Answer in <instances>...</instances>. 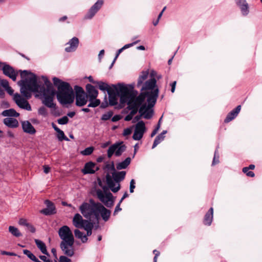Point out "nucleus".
I'll list each match as a JSON object with an SVG mask.
<instances>
[{"label": "nucleus", "instance_id": "69168bd1", "mask_svg": "<svg viewBox=\"0 0 262 262\" xmlns=\"http://www.w3.org/2000/svg\"><path fill=\"white\" fill-rule=\"evenodd\" d=\"M7 135L8 137H11V138H13L14 136V134L11 131H10V130H8L7 132Z\"/></svg>", "mask_w": 262, "mask_h": 262}, {"label": "nucleus", "instance_id": "b1692460", "mask_svg": "<svg viewBox=\"0 0 262 262\" xmlns=\"http://www.w3.org/2000/svg\"><path fill=\"white\" fill-rule=\"evenodd\" d=\"M241 108V105H238L234 110L230 112L225 119V122L228 123L233 120L239 113Z\"/></svg>", "mask_w": 262, "mask_h": 262}, {"label": "nucleus", "instance_id": "f257e3e1", "mask_svg": "<svg viewBox=\"0 0 262 262\" xmlns=\"http://www.w3.org/2000/svg\"><path fill=\"white\" fill-rule=\"evenodd\" d=\"M118 94L120 98L121 103L127 104V106L124 110V112L128 114L124 120L126 121L131 120L133 116L139 111V115L136 116L133 119V123L138 121L141 117L146 119H150L153 115V110L151 107L155 105H151L147 100V97L144 98L141 103L136 102L138 92L134 90L131 85L127 86L120 84L118 90Z\"/></svg>", "mask_w": 262, "mask_h": 262}, {"label": "nucleus", "instance_id": "a878e982", "mask_svg": "<svg viewBox=\"0 0 262 262\" xmlns=\"http://www.w3.org/2000/svg\"><path fill=\"white\" fill-rule=\"evenodd\" d=\"M1 115L4 117H17L19 114L13 108L6 110L2 112Z\"/></svg>", "mask_w": 262, "mask_h": 262}, {"label": "nucleus", "instance_id": "4d7b16f0", "mask_svg": "<svg viewBox=\"0 0 262 262\" xmlns=\"http://www.w3.org/2000/svg\"><path fill=\"white\" fill-rule=\"evenodd\" d=\"M43 172L46 174L48 173L50 171V167L48 165H43Z\"/></svg>", "mask_w": 262, "mask_h": 262}, {"label": "nucleus", "instance_id": "a211bd4d", "mask_svg": "<svg viewBox=\"0 0 262 262\" xmlns=\"http://www.w3.org/2000/svg\"><path fill=\"white\" fill-rule=\"evenodd\" d=\"M89 222L88 220H83L82 216L79 213H76L73 219V224L77 228H83L85 225Z\"/></svg>", "mask_w": 262, "mask_h": 262}, {"label": "nucleus", "instance_id": "4be33fe9", "mask_svg": "<svg viewBox=\"0 0 262 262\" xmlns=\"http://www.w3.org/2000/svg\"><path fill=\"white\" fill-rule=\"evenodd\" d=\"M22 127L24 132L29 134H34L35 133L36 130L33 125L28 121H25L22 122Z\"/></svg>", "mask_w": 262, "mask_h": 262}, {"label": "nucleus", "instance_id": "c756f323", "mask_svg": "<svg viewBox=\"0 0 262 262\" xmlns=\"http://www.w3.org/2000/svg\"><path fill=\"white\" fill-rule=\"evenodd\" d=\"M148 74L149 72L148 71H144L141 72L138 80L137 85L138 86L142 84L143 81L147 78Z\"/></svg>", "mask_w": 262, "mask_h": 262}, {"label": "nucleus", "instance_id": "603ef678", "mask_svg": "<svg viewBox=\"0 0 262 262\" xmlns=\"http://www.w3.org/2000/svg\"><path fill=\"white\" fill-rule=\"evenodd\" d=\"M26 227L27 228V230H29V231H30L31 232H32V233L35 232V228L32 225L30 224L29 223L26 226Z\"/></svg>", "mask_w": 262, "mask_h": 262}, {"label": "nucleus", "instance_id": "09e8293b", "mask_svg": "<svg viewBox=\"0 0 262 262\" xmlns=\"http://www.w3.org/2000/svg\"><path fill=\"white\" fill-rule=\"evenodd\" d=\"M124 50V49L123 48V47L121 49H120L119 50H118L117 53H116V56L111 66V68L113 66V64L115 63L116 59L118 58V56L119 55V54Z\"/></svg>", "mask_w": 262, "mask_h": 262}, {"label": "nucleus", "instance_id": "0e129e2a", "mask_svg": "<svg viewBox=\"0 0 262 262\" xmlns=\"http://www.w3.org/2000/svg\"><path fill=\"white\" fill-rule=\"evenodd\" d=\"M110 144H111V142L110 141H108V142H106L105 143L102 144L101 146V147L104 148H106V147H107L108 145H110Z\"/></svg>", "mask_w": 262, "mask_h": 262}, {"label": "nucleus", "instance_id": "ddd939ff", "mask_svg": "<svg viewBox=\"0 0 262 262\" xmlns=\"http://www.w3.org/2000/svg\"><path fill=\"white\" fill-rule=\"evenodd\" d=\"M59 236L61 242L74 241V237L70 228L66 225L60 228L58 231Z\"/></svg>", "mask_w": 262, "mask_h": 262}, {"label": "nucleus", "instance_id": "a18cd8bd", "mask_svg": "<svg viewBox=\"0 0 262 262\" xmlns=\"http://www.w3.org/2000/svg\"><path fill=\"white\" fill-rule=\"evenodd\" d=\"M132 133V127L126 128L124 129L123 133V135L124 136H127L130 135Z\"/></svg>", "mask_w": 262, "mask_h": 262}, {"label": "nucleus", "instance_id": "f8f14e48", "mask_svg": "<svg viewBox=\"0 0 262 262\" xmlns=\"http://www.w3.org/2000/svg\"><path fill=\"white\" fill-rule=\"evenodd\" d=\"M0 70H2L3 73L15 81L16 80V77L18 75V71H15L14 69L10 65L5 62H0ZM20 70L19 72H20Z\"/></svg>", "mask_w": 262, "mask_h": 262}, {"label": "nucleus", "instance_id": "052dcab7", "mask_svg": "<svg viewBox=\"0 0 262 262\" xmlns=\"http://www.w3.org/2000/svg\"><path fill=\"white\" fill-rule=\"evenodd\" d=\"M176 83H177V82L175 81L173 82L172 83V84H171V91L172 93H174V92L175 91Z\"/></svg>", "mask_w": 262, "mask_h": 262}, {"label": "nucleus", "instance_id": "2f4dec72", "mask_svg": "<svg viewBox=\"0 0 262 262\" xmlns=\"http://www.w3.org/2000/svg\"><path fill=\"white\" fill-rule=\"evenodd\" d=\"M104 169L107 172V174H112L113 172L116 170L114 162H112L111 163H106Z\"/></svg>", "mask_w": 262, "mask_h": 262}, {"label": "nucleus", "instance_id": "e433bc0d", "mask_svg": "<svg viewBox=\"0 0 262 262\" xmlns=\"http://www.w3.org/2000/svg\"><path fill=\"white\" fill-rule=\"evenodd\" d=\"M165 137H163L162 135H159L155 139L152 148H155L160 142H161L164 139Z\"/></svg>", "mask_w": 262, "mask_h": 262}, {"label": "nucleus", "instance_id": "5701e85b", "mask_svg": "<svg viewBox=\"0 0 262 262\" xmlns=\"http://www.w3.org/2000/svg\"><path fill=\"white\" fill-rule=\"evenodd\" d=\"M4 124L7 126L11 128H16L18 126V121L13 118L7 117L3 120Z\"/></svg>", "mask_w": 262, "mask_h": 262}, {"label": "nucleus", "instance_id": "338daca9", "mask_svg": "<svg viewBox=\"0 0 262 262\" xmlns=\"http://www.w3.org/2000/svg\"><path fill=\"white\" fill-rule=\"evenodd\" d=\"M88 79H89V81H90L91 82L93 83L96 84V83H97V81H94V80H93V77H92V76H89V77H88Z\"/></svg>", "mask_w": 262, "mask_h": 262}, {"label": "nucleus", "instance_id": "680f3d73", "mask_svg": "<svg viewBox=\"0 0 262 262\" xmlns=\"http://www.w3.org/2000/svg\"><path fill=\"white\" fill-rule=\"evenodd\" d=\"M104 54V50H101L99 52V53L98 54V58H99L100 60H101L102 57L103 56Z\"/></svg>", "mask_w": 262, "mask_h": 262}, {"label": "nucleus", "instance_id": "de8ad7c7", "mask_svg": "<svg viewBox=\"0 0 262 262\" xmlns=\"http://www.w3.org/2000/svg\"><path fill=\"white\" fill-rule=\"evenodd\" d=\"M135 182L134 179H132L130 182L129 191L130 193L134 192V189L135 188Z\"/></svg>", "mask_w": 262, "mask_h": 262}, {"label": "nucleus", "instance_id": "6e6d98bb", "mask_svg": "<svg viewBox=\"0 0 262 262\" xmlns=\"http://www.w3.org/2000/svg\"><path fill=\"white\" fill-rule=\"evenodd\" d=\"M153 253L155 254V256L154 258V262H157V258L160 254V252L158 251L155 250H154Z\"/></svg>", "mask_w": 262, "mask_h": 262}, {"label": "nucleus", "instance_id": "f03ea898", "mask_svg": "<svg viewBox=\"0 0 262 262\" xmlns=\"http://www.w3.org/2000/svg\"><path fill=\"white\" fill-rule=\"evenodd\" d=\"M20 71L22 79L18 81L17 84L20 86V93L23 96L16 93L14 94L13 99L20 108L30 111L31 107L27 99L31 98V92L39 91V84L34 74L27 70Z\"/></svg>", "mask_w": 262, "mask_h": 262}, {"label": "nucleus", "instance_id": "5fc2aeb1", "mask_svg": "<svg viewBox=\"0 0 262 262\" xmlns=\"http://www.w3.org/2000/svg\"><path fill=\"white\" fill-rule=\"evenodd\" d=\"M138 41H139L138 40L137 41H135V42L131 43L126 44V45H125V46H124L123 47V48L124 49V50H125V49H127L128 48H130V47H132L133 46H134L135 44H136L137 42H138Z\"/></svg>", "mask_w": 262, "mask_h": 262}, {"label": "nucleus", "instance_id": "0eeeda50", "mask_svg": "<svg viewBox=\"0 0 262 262\" xmlns=\"http://www.w3.org/2000/svg\"><path fill=\"white\" fill-rule=\"evenodd\" d=\"M125 175V171H117L116 170L113 172L112 176L110 174L106 175V184L113 192H117L120 190L119 182L124 180Z\"/></svg>", "mask_w": 262, "mask_h": 262}, {"label": "nucleus", "instance_id": "bf43d9fd", "mask_svg": "<svg viewBox=\"0 0 262 262\" xmlns=\"http://www.w3.org/2000/svg\"><path fill=\"white\" fill-rule=\"evenodd\" d=\"M120 203H118V205L116 206L115 211L114 212V214L115 215L118 211L121 210V208L120 207Z\"/></svg>", "mask_w": 262, "mask_h": 262}, {"label": "nucleus", "instance_id": "1a4fd4ad", "mask_svg": "<svg viewBox=\"0 0 262 262\" xmlns=\"http://www.w3.org/2000/svg\"><path fill=\"white\" fill-rule=\"evenodd\" d=\"M86 90L88 97L90 98L91 102L89 104V107H96L100 103V101L97 99L96 98L98 96V91L94 88V86L90 84H88L86 85Z\"/></svg>", "mask_w": 262, "mask_h": 262}, {"label": "nucleus", "instance_id": "cd10ccee", "mask_svg": "<svg viewBox=\"0 0 262 262\" xmlns=\"http://www.w3.org/2000/svg\"><path fill=\"white\" fill-rule=\"evenodd\" d=\"M35 244L37 247L40 249L41 252L45 255H49L47 250L46 245L42 241L39 239H35Z\"/></svg>", "mask_w": 262, "mask_h": 262}, {"label": "nucleus", "instance_id": "37998d69", "mask_svg": "<svg viewBox=\"0 0 262 262\" xmlns=\"http://www.w3.org/2000/svg\"><path fill=\"white\" fill-rule=\"evenodd\" d=\"M112 115H113L112 112H107L106 113H105L102 115V116L101 117V119L102 120H104V121L109 120L111 118Z\"/></svg>", "mask_w": 262, "mask_h": 262}, {"label": "nucleus", "instance_id": "72a5a7b5", "mask_svg": "<svg viewBox=\"0 0 262 262\" xmlns=\"http://www.w3.org/2000/svg\"><path fill=\"white\" fill-rule=\"evenodd\" d=\"M108 94L109 95L110 103L112 105L117 104L118 102L116 95L115 94H113L111 91H108Z\"/></svg>", "mask_w": 262, "mask_h": 262}, {"label": "nucleus", "instance_id": "9d476101", "mask_svg": "<svg viewBox=\"0 0 262 262\" xmlns=\"http://www.w3.org/2000/svg\"><path fill=\"white\" fill-rule=\"evenodd\" d=\"M126 146L122 142H118L111 145L107 150V157H112L115 154L116 156H120L125 150Z\"/></svg>", "mask_w": 262, "mask_h": 262}, {"label": "nucleus", "instance_id": "20e7f679", "mask_svg": "<svg viewBox=\"0 0 262 262\" xmlns=\"http://www.w3.org/2000/svg\"><path fill=\"white\" fill-rule=\"evenodd\" d=\"M150 79L146 81L142 86L141 90V94L136 99V102H142L144 98L147 97V100L152 105L155 104L157 101L159 94V90L156 88V80L155 77L157 76V72L151 70L150 72Z\"/></svg>", "mask_w": 262, "mask_h": 262}, {"label": "nucleus", "instance_id": "4c0bfd02", "mask_svg": "<svg viewBox=\"0 0 262 262\" xmlns=\"http://www.w3.org/2000/svg\"><path fill=\"white\" fill-rule=\"evenodd\" d=\"M23 253L24 254L26 255L30 259L36 262L37 260V258L36 257V256L31 253L29 250H24Z\"/></svg>", "mask_w": 262, "mask_h": 262}, {"label": "nucleus", "instance_id": "774afa93", "mask_svg": "<svg viewBox=\"0 0 262 262\" xmlns=\"http://www.w3.org/2000/svg\"><path fill=\"white\" fill-rule=\"evenodd\" d=\"M75 115V113L74 112H69L68 114V116L71 118H72L73 117H74Z\"/></svg>", "mask_w": 262, "mask_h": 262}, {"label": "nucleus", "instance_id": "f3484780", "mask_svg": "<svg viewBox=\"0 0 262 262\" xmlns=\"http://www.w3.org/2000/svg\"><path fill=\"white\" fill-rule=\"evenodd\" d=\"M236 6L239 8L242 14L247 16L250 12L249 5L246 0H234Z\"/></svg>", "mask_w": 262, "mask_h": 262}, {"label": "nucleus", "instance_id": "423d86ee", "mask_svg": "<svg viewBox=\"0 0 262 262\" xmlns=\"http://www.w3.org/2000/svg\"><path fill=\"white\" fill-rule=\"evenodd\" d=\"M44 84H39V91L37 92L42 95V102L46 106L51 108H55L56 104L54 103L55 91L51 82L46 77H42Z\"/></svg>", "mask_w": 262, "mask_h": 262}, {"label": "nucleus", "instance_id": "58836bf2", "mask_svg": "<svg viewBox=\"0 0 262 262\" xmlns=\"http://www.w3.org/2000/svg\"><path fill=\"white\" fill-rule=\"evenodd\" d=\"M94 150L93 147H89L86 148L84 150L81 151L82 155L84 156H88L91 155Z\"/></svg>", "mask_w": 262, "mask_h": 262}, {"label": "nucleus", "instance_id": "6e6552de", "mask_svg": "<svg viewBox=\"0 0 262 262\" xmlns=\"http://www.w3.org/2000/svg\"><path fill=\"white\" fill-rule=\"evenodd\" d=\"M96 195L98 199L107 207H112L114 205V199L113 194L105 186L103 189H97Z\"/></svg>", "mask_w": 262, "mask_h": 262}, {"label": "nucleus", "instance_id": "39448f33", "mask_svg": "<svg viewBox=\"0 0 262 262\" xmlns=\"http://www.w3.org/2000/svg\"><path fill=\"white\" fill-rule=\"evenodd\" d=\"M54 84L57 88V98L62 104H70L74 99V92L70 85L56 77L53 78Z\"/></svg>", "mask_w": 262, "mask_h": 262}, {"label": "nucleus", "instance_id": "9b49d317", "mask_svg": "<svg viewBox=\"0 0 262 262\" xmlns=\"http://www.w3.org/2000/svg\"><path fill=\"white\" fill-rule=\"evenodd\" d=\"M76 92V104L79 106L85 105L88 101V96L83 89L76 85L74 88Z\"/></svg>", "mask_w": 262, "mask_h": 262}, {"label": "nucleus", "instance_id": "79ce46f5", "mask_svg": "<svg viewBox=\"0 0 262 262\" xmlns=\"http://www.w3.org/2000/svg\"><path fill=\"white\" fill-rule=\"evenodd\" d=\"M162 119V117H161L160 118L158 123V125H157V126L156 127V128L151 133V137H153L157 133L158 131L159 130V129L160 127L161 122Z\"/></svg>", "mask_w": 262, "mask_h": 262}, {"label": "nucleus", "instance_id": "4468645a", "mask_svg": "<svg viewBox=\"0 0 262 262\" xmlns=\"http://www.w3.org/2000/svg\"><path fill=\"white\" fill-rule=\"evenodd\" d=\"M74 240L61 242L60 247L65 255L71 257L74 254Z\"/></svg>", "mask_w": 262, "mask_h": 262}, {"label": "nucleus", "instance_id": "3c124183", "mask_svg": "<svg viewBox=\"0 0 262 262\" xmlns=\"http://www.w3.org/2000/svg\"><path fill=\"white\" fill-rule=\"evenodd\" d=\"M1 84L2 86H3L5 89H6L8 86H9V82L7 80L3 79L1 80Z\"/></svg>", "mask_w": 262, "mask_h": 262}, {"label": "nucleus", "instance_id": "864d4df0", "mask_svg": "<svg viewBox=\"0 0 262 262\" xmlns=\"http://www.w3.org/2000/svg\"><path fill=\"white\" fill-rule=\"evenodd\" d=\"M2 255H7L10 256H16V254L13 252H7L5 251H1V252Z\"/></svg>", "mask_w": 262, "mask_h": 262}, {"label": "nucleus", "instance_id": "49530a36", "mask_svg": "<svg viewBox=\"0 0 262 262\" xmlns=\"http://www.w3.org/2000/svg\"><path fill=\"white\" fill-rule=\"evenodd\" d=\"M38 113L40 115L46 116L47 114V110L43 106L41 107L38 110Z\"/></svg>", "mask_w": 262, "mask_h": 262}, {"label": "nucleus", "instance_id": "c85d7f7f", "mask_svg": "<svg viewBox=\"0 0 262 262\" xmlns=\"http://www.w3.org/2000/svg\"><path fill=\"white\" fill-rule=\"evenodd\" d=\"M76 237L81 239L82 243H85L88 241V237L85 235H83V233L78 229H75L74 231Z\"/></svg>", "mask_w": 262, "mask_h": 262}, {"label": "nucleus", "instance_id": "aec40b11", "mask_svg": "<svg viewBox=\"0 0 262 262\" xmlns=\"http://www.w3.org/2000/svg\"><path fill=\"white\" fill-rule=\"evenodd\" d=\"M45 204L47 205V208L40 211V212L46 215H51L56 213L55 207L54 204L49 200L45 201Z\"/></svg>", "mask_w": 262, "mask_h": 262}, {"label": "nucleus", "instance_id": "c03bdc74", "mask_svg": "<svg viewBox=\"0 0 262 262\" xmlns=\"http://www.w3.org/2000/svg\"><path fill=\"white\" fill-rule=\"evenodd\" d=\"M249 169L248 167H246L243 168V171L246 173L247 176L250 177H253L254 176V173L253 172L249 171Z\"/></svg>", "mask_w": 262, "mask_h": 262}, {"label": "nucleus", "instance_id": "e2e57ef3", "mask_svg": "<svg viewBox=\"0 0 262 262\" xmlns=\"http://www.w3.org/2000/svg\"><path fill=\"white\" fill-rule=\"evenodd\" d=\"M7 92L10 94L12 95L13 93V90L11 89V87L8 86L6 89H5Z\"/></svg>", "mask_w": 262, "mask_h": 262}, {"label": "nucleus", "instance_id": "6ab92c4d", "mask_svg": "<svg viewBox=\"0 0 262 262\" xmlns=\"http://www.w3.org/2000/svg\"><path fill=\"white\" fill-rule=\"evenodd\" d=\"M79 42V39L77 37H73L66 43L65 51L67 52H73L75 51L78 48Z\"/></svg>", "mask_w": 262, "mask_h": 262}, {"label": "nucleus", "instance_id": "8fccbe9b", "mask_svg": "<svg viewBox=\"0 0 262 262\" xmlns=\"http://www.w3.org/2000/svg\"><path fill=\"white\" fill-rule=\"evenodd\" d=\"M18 224L20 225L25 226L26 227L29 223L27 222L26 219L21 218L19 220Z\"/></svg>", "mask_w": 262, "mask_h": 262}, {"label": "nucleus", "instance_id": "412c9836", "mask_svg": "<svg viewBox=\"0 0 262 262\" xmlns=\"http://www.w3.org/2000/svg\"><path fill=\"white\" fill-rule=\"evenodd\" d=\"M99 169L95 163L89 162L85 164L84 168L82 170V172L84 174L87 173H94L96 171Z\"/></svg>", "mask_w": 262, "mask_h": 262}, {"label": "nucleus", "instance_id": "c9c22d12", "mask_svg": "<svg viewBox=\"0 0 262 262\" xmlns=\"http://www.w3.org/2000/svg\"><path fill=\"white\" fill-rule=\"evenodd\" d=\"M93 228V224L90 222L85 225L83 229L86 231V236H90L92 234V230Z\"/></svg>", "mask_w": 262, "mask_h": 262}, {"label": "nucleus", "instance_id": "13d9d810", "mask_svg": "<svg viewBox=\"0 0 262 262\" xmlns=\"http://www.w3.org/2000/svg\"><path fill=\"white\" fill-rule=\"evenodd\" d=\"M39 258L44 262H48V261H51L45 255H40Z\"/></svg>", "mask_w": 262, "mask_h": 262}, {"label": "nucleus", "instance_id": "a19ab883", "mask_svg": "<svg viewBox=\"0 0 262 262\" xmlns=\"http://www.w3.org/2000/svg\"><path fill=\"white\" fill-rule=\"evenodd\" d=\"M69 122V118L67 116H64L61 118H59L57 120V122L59 124L64 125L68 123Z\"/></svg>", "mask_w": 262, "mask_h": 262}, {"label": "nucleus", "instance_id": "bb28decb", "mask_svg": "<svg viewBox=\"0 0 262 262\" xmlns=\"http://www.w3.org/2000/svg\"><path fill=\"white\" fill-rule=\"evenodd\" d=\"M131 159L128 157L125 159L123 161L119 162L116 165V168L118 170H121L126 168L130 163Z\"/></svg>", "mask_w": 262, "mask_h": 262}, {"label": "nucleus", "instance_id": "ea45409f", "mask_svg": "<svg viewBox=\"0 0 262 262\" xmlns=\"http://www.w3.org/2000/svg\"><path fill=\"white\" fill-rule=\"evenodd\" d=\"M219 155L218 153L217 149H216L214 152V155L212 163V165L214 166L219 163Z\"/></svg>", "mask_w": 262, "mask_h": 262}, {"label": "nucleus", "instance_id": "7ed1b4c3", "mask_svg": "<svg viewBox=\"0 0 262 262\" xmlns=\"http://www.w3.org/2000/svg\"><path fill=\"white\" fill-rule=\"evenodd\" d=\"M83 215L90 220L98 221L100 217L105 222L110 219L111 211L106 209L102 204L90 200L88 203H83L79 208Z\"/></svg>", "mask_w": 262, "mask_h": 262}, {"label": "nucleus", "instance_id": "473e14b6", "mask_svg": "<svg viewBox=\"0 0 262 262\" xmlns=\"http://www.w3.org/2000/svg\"><path fill=\"white\" fill-rule=\"evenodd\" d=\"M96 84L98 85L99 89L102 91H107L108 93V91H111L108 84L102 81H97Z\"/></svg>", "mask_w": 262, "mask_h": 262}, {"label": "nucleus", "instance_id": "dca6fc26", "mask_svg": "<svg viewBox=\"0 0 262 262\" xmlns=\"http://www.w3.org/2000/svg\"><path fill=\"white\" fill-rule=\"evenodd\" d=\"M104 4L103 0H98L89 10L85 15V19H92L101 9Z\"/></svg>", "mask_w": 262, "mask_h": 262}, {"label": "nucleus", "instance_id": "2eb2a0df", "mask_svg": "<svg viewBox=\"0 0 262 262\" xmlns=\"http://www.w3.org/2000/svg\"><path fill=\"white\" fill-rule=\"evenodd\" d=\"M146 131L145 123L143 121H139L135 126V129L133 136V138L135 140H140Z\"/></svg>", "mask_w": 262, "mask_h": 262}, {"label": "nucleus", "instance_id": "f704fd0d", "mask_svg": "<svg viewBox=\"0 0 262 262\" xmlns=\"http://www.w3.org/2000/svg\"><path fill=\"white\" fill-rule=\"evenodd\" d=\"M56 132L57 133V137L59 141H62V140H66V141H69V139L65 136L63 132L61 130V129H59V130H57Z\"/></svg>", "mask_w": 262, "mask_h": 262}, {"label": "nucleus", "instance_id": "393cba45", "mask_svg": "<svg viewBox=\"0 0 262 262\" xmlns=\"http://www.w3.org/2000/svg\"><path fill=\"white\" fill-rule=\"evenodd\" d=\"M213 209L210 208L206 213L204 217V223L206 225H210L213 219Z\"/></svg>", "mask_w": 262, "mask_h": 262}, {"label": "nucleus", "instance_id": "7c9ffc66", "mask_svg": "<svg viewBox=\"0 0 262 262\" xmlns=\"http://www.w3.org/2000/svg\"><path fill=\"white\" fill-rule=\"evenodd\" d=\"M9 231L12 235L17 237H20L22 235L19 230L14 226H9Z\"/></svg>", "mask_w": 262, "mask_h": 262}]
</instances>
